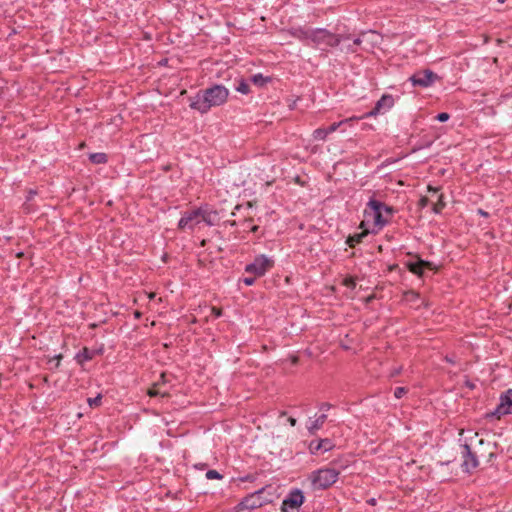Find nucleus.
<instances>
[{
    "label": "nucleus",
    "instance_id": "obj_1",
    "mask_svg": "<svg viewBox=\"0 0 512 512\" xmlns=\"http://www.w3.org/2000/svg\"><path fill=\"white\" fill-rule=\"evenodd\" d=\"M229 96V90L223 85H213L199 91L195 96L190 97V108L199 111L201 114L207 113L212 107L223 105Z\"/></svg>",
    "mask_w": 512,
    "mask_h": 512
},
{
    "label": "nucleus",
    "instance_id": "obj_2",
    "mask_svg": "<svg viewBox=\"0 0 512 512\" xmlns=\"http://www.w3.org/2000/svg\"><path fill=\"white\" fill-rule=\"evenodd\" d=\"M367 206L368 208L365 210V216L372 217L375 226L382 228L387 224L388 219L384 217V213L386 215H391L393 212L392 207L375 199H370Z\"/></svg>",
    "mask_w": 512,
    "mask_h": 512
},
{
    "label": "nucleus",
    "instance_id": "obj_3",
    "mask_svg": "<svg viewBox=\"0 0 512 512\" xmlns=\"http://www.w3.org/2000/svg\"><path fill=\"white\" fill-rule=\"evenodd\" d=\"M310 35L312 36L311 42L321 49L337 47L341 42L348 40V37L332 34L326 29H313V33Z\"/></svg>",
    "mask_w": 512,
    "mask_h": 512
},
{
    "label": "nucleus",
    "instance_id": "obj_4",
    "mask_svg": "<svg viewBox=\"0 0 512 512\" xmlns=\"http://www.w3.org/2000/svg\"><path fill=\"white\" fill-rule=\"evenodd\" d=\"M338 475L339 471L334 468H323L314 471L310 480L315 489H326L337 481Z\"/></svg>",
    "mask_w": 512,
    "mask_h": 512
},
{
    "label": "nucleus",
    "instance_id": "obj_5",
    "mask_svg": "<svg viewBox=\"0 0 512 512\" xmlns=\"http://www.w3.org/2000/svg\"><path fill=\"white\" fill-rule=\"evenodd\" d=\"M274 261L265 255L255 257L254 261L245 267V272L255 277L263 276L273 267Z\"/></svg>",
    "mask_w": 512,
    "mask_h": 512
},
{
    "label": "nucleus",
    "instance_id": "obj_6",
    "mask_svg": "<svg viewBox=\"0 0 512 512\" xmlns=\"http://www.w3.org/2000/svg\"><path fill=\"white\" fill-rule=\"evenodd\" d=\"M508 414H512V389H508L500 396L499 404L493 411L486 413V418L500 419Z\"/></svg>",
    "mask_w": 512,
    "mask_h": 512
},
{
    "label": "nucleus",
    "instance_id": "obj_7",
    "mask_svg": "<svg viewBox=\"0 0 512 512\" xmlns=\"http://www.w3.org/2000/svg\"><path fill=\"white\" fill-rule=\"evenodd\" d=\"M438 79L439 77L436 73H434L432 70L425 69L415 72L412 76H410L409 81L413 86L426 88L431 86Z\"/></svg>",
    "mask_w": 512,
    "mask_h": 512
},
{
    "label": "nucleus",
    "instance_id": "obj_8",
    "mask_svg": "<svg viewBox=\"0 0 512 512\" xmlns=\"http://www.w3.org/2000/svg\"><path fill=\"white\" fill-rule=\"evenodd\" d=\"M304 502V495L301 490L294 489L283 500L281 505L282 512H298L299 507Z\"/></svg>",
    "mask_w": 512,
    "mask_h": 512
},
{
    "label": "nucleus",
    "instance_id": "obj_9",
    "mask_svg": "<svg viewBox=\"0 0 512 512\" xmlns=\"http://www.w3.org/2000/svg\"><path fill=\"white\" fill-rule=\"evenodd\" d=\"M264 489H260L248 496H246L238 505L237 510H252L263 506L266 501L262 499L261 495Z\"/></svg>",
    "mask_w": 512,
    "mask_h": 512
},
{
    "label": "nucleus",
    "instance_id": "obj_10",
    "mask_svg": "<svg viewBox=\"0 0 512 512\" xmlns=\"http://www.w3.org/2000/svg\"><path fill=\"white\" fill-rule=\"evenodd\" d=\"M462 448L463 462L461 466L463 471L469 473L479 465V462L468 444L462 445Z\"/></svg>",
    "mask_w": 512,
    "mask_h": 512
},
{
    "label": "nucleus",
    "instance_id": "obj_11",
    "mask_svg": "<svg viewBox=\"0 0 512 512\" xmlns=\"http://www.w3.org/2000/svg\"><path fill=\"white\" fill-rule=\"evenodd\" d=\"M202 208L193 210L186 213L179 220L178 226L181 229L189 228L192 229L195 225L201 222Z\"/></svg>",
    "mask_w": 512,
    "mask_h": 512
},
{
    "label": "nucleus",
    "instance_id": "obj_12",
    "mask_svg": "<svg viewBox=\"0 0 512 512\" xmlns=\"http://www.w3.org/2000/svg\"><path fill=\"white\" fill-rule=\"evenodd\" d=\"M394 105V99L391 95H383L376 103L375 107L367 114V116H375L383 110H389Z\"/></svg>",
    "mask_w": 512,
    "mask_h": 512
},
{
    "label": "nucleus",
    "instance_id": "obj_13",
    "mask_svg": "<svg viewBox=\"0 0 512 512\" xmlns=\"http://www.w3.org/2000/svg\"><path fill=\"white\" fill-rule=\"evenodd\" d=\"M362 40L364 41V49L369 50L380 43L381 36L377 32L369 30L362 32Z\"/></svg>",
    "mask_w": 512,
    "mask_h": 512
},
{
    "label": "nucleus",
    "instance_id": "obj_14",
    "mask_svg": "<svg viewBox=\"0 0 512 512\" xmlns=\"http://www.w3.org/2000/svg\"><path fill=\"white\" fill-rule=\"evenodd\" d=\"M333 443L330 439L313 440L309 444V450L312 454H316L320 450L329 451L333 448Z\"/></svg>",
    "mask_w": 512,
    "mask_h": 512
},
{
    "label": "nucleus",
    "instance_id": "obj_15",
    "mask_svg": "<svg viewBox=\"0 0 512 512\" xmlns=\"http://www.w3.org/2000/svg\"><path fill=\"white\" fill-rule=\"evenodd\" d=\"M327 420V415L325 413L319 415L315 420L310 421V424L307 426V429L311 435H314L319 429H321Z\"/></svg>",
    "mask_w": 512,
    "mask_h": 512
},
{
    "label": "nucleus",
    "instance_id": "obj_16",
    "mask_svg": "<svg viewBox=\"0 0 512 512\" xmlns=\"http://www.w3.org/2000/svg\"><path fill=\"white\" fill-rule=\"evenodd\" d=\"M219 220L218 213L213 210L202 209L201 221H204L208 225H215Z\"/></svg>",
    "mask_w": 512,
    "mask_h": 512
},
{
    "label": "nucleus",
    "instance_id": "obj_17",
    "mask_svg": "<svg viewBox=\"0 0 512 512\" xmlns=\"http://www.w3.org/2000/svg\"><path fill=\"white\" fill-rule=\"evenodd\" d=\"M423 264L424 260L417 258L415 261L407 262V267L412 273L421 276L423 273Z\"/></svg>",
    "mask_w": 512,
    "mask_h": 512
},
{
    "label": "nucleus",
    "instance_id": "obj_18",
    "mask_svg": "<svg viewBox=\"0 0 512 512\" xmlns=\"http://www.w3.org/2000/svg\"><path fill=\"white\" fill-rule=\"evenodd\" d=\"M311 33H313V29H307V30L296 29L293 32V35H294V37L298 38L301 41H305V40L311 41V39H312V36L310 35Z\"/></svg>",
    "mask_w": 512,
    "mask_h": 512
},
{
    "label": "nucleus",
    "instance_id": "obj_19",
    "mask_svg": "<svg viewBox=\"0 0 512 512\" xmlns=\"http://www.w3.org/2000/svg\"><path fill=\"white\" fill-rule=\"evenodd\" d=\"M368 234V231H363L361 233H356L354 235H351L348 237L347 239V244L350 246V247H354L355 244H358L362 241V239Z\"/></svg>",
    "mask_w": 512,
    "mask_h": 512
},
{
    "label": "nucleus",
    "instance_id": "obj_20",
    "mask_svg": "<svg viewBox=\"0 0 512 512\" xmlns=\"http://www.w3.org/2000/svg\"><path fill=\"white\" fill-rule=\"evenodd\" d=\"M344 37H348V40L345 42H341L338 46H340L341 51L346 53H354L357 49L354 48V44H352V40L349 35H343Z\"/></svg>",
    "mask_w": 512,
    "mask_h": 512
},
{
    "label": "nucleus",
    "instance_id": "obj_21",
    "mask_svg": "<svg viewBox=\"0 0 512 512\" xmlns=\"http://www.w3.org/2000/svg\"><path fill=\"white\" fill-rule=\"evenodd\" d=\"M159 386H160V382L155 383L153 385V387L148 390V395L151 396V397H155V396L165 397V396H168V392L167 391H162L159 388Z\"/></svg>",
    "mask_w": 512,
    "mask_h": 512
},
{
    "label": "nucleus",
    "instance_id": "obj_22",
    "mask_svg": "<svg viewBox=\"0 0 512 512\" xmlns=\"http://www.w3.org/2000/svg\"><path fill=\"white\" fill-rule=\"evenodd\" d=\"M269 80V77H265L261 73L255 74L251 77V82L259 87L264 86Z\"/></svg>",
    "mask_w": 512,
    "mask_h": 512
},
{
    "label": "nucleus",
    "instance_id": "obj_23",
    "mask_svg": "<svg viewBox=\"0 0 512 512\" xmlns=\"http://www.w3.org/2000/svg\"><path fill=\"white\" fill-rule=\"evenodd\" d=\"M89 159L92 163L102 164L107 162V155L105 153L90 154Z\"/></svg>",
    "mask_w": 512,
    "mask_h": 512
},
{
    "label": "nucleus",
    "instance_id": "obj_24",
    "mask_svg": "<svg viewBox=\"0 0 512 512\" xmlns=\"http://www.w3.org/2000/svg\"><path fill=\"white\" fill-rule=\"evenodd\" d=\"M235 89H236V91H238L239 93H242V94H248L250 92L249 84L246 81H244L243 79H241L238 82Z\"/></svg>",
    "mask_w": 512,
    "mask_h": 512
},
{
    "label": "nucleus",
    "instance_id": "obj_25",
    "mask_svg": "<svg viewBox=\"0 0 512 512\" xmlns=\"http://www.w3.org/2000/svg\"><path fill=\"white\" fill-rule=\"evenodd\" d=\"M327 136L328 135L325 128H318L313 132V137L316 140H325Z\"/></svg>",
    "mask_w": 512,
    "mask_h": 512
},
{
    "label": "nucleus",
    "instance_id": "obj_26",
    "mask_svg": "<svg viewBox=\"0 0 512 512\" xmlns=\"http://www.w3.org/2000/svg\"><path fill=\"white\" fill-rule=\"evenodd\" d=\"M445 207V203L443 201V195H440L438 197V201L433 206V211L435 213H440L441 210Z\"/></svg>",
    "mask_w": 512,
    "mask_h": 512
},
{
    "label": "nucleus",
    "instance_id": "obj_27",
    "mask_svg": "<svg viewBox=\"0 0 512 512\" xmlns=\"http://www.w3.org/2000/svg\"><path fill=\"white\" fill-rule=\"evenodd\" d=\"M79 361H82V360H90L92 359V354L90 353V351L87 349V348H84L78 355H77Z\"/></svg>",
    "mask_w": 512,
    "mask_h": 512
},
{
    "label": "nucleus",
    "instance_id": "obj_28",
    "mask_svg": "<svg viewBox=\"0 0 512 512\" xmlns=\"http://www.w3.org/2000/svg\"><path fill=\"white\" fill-rule=\"evenodd\" d=\"M206 478L209 479V480H213V479H222L223 476L216 470H208L206 472Z\"/></svg>",
    "mask_w": 512,
    "mask_h": 512
},
{
    "label": "nucleus",
    "instance_id": "obj_29",
    "mask_svg": "<svg viewBox=\"0 0 512 512\" xmlns=\"http://www.w3.org/2000/svg\"><path fill=\"white\" fill-rule=\"evenodd\" d=\"M102 396L99 394L94 398H88V404L90 407H97L101 404Z\"/></svg>",
    "mask_w": 512,
    "mask_h": 512
},
{
    "label": "nucleus",
    "instance_id": "obj_30",
    "mask_svg": "<svg viewBox=\"0 0 512 512\" xmlns=\"http://www.w3.org/2000/svg\"><path fill=\"white\" fill-rule=\"evenodd\" d=\"M407 393V389L405 387H397L394 391V396L397 399H400L404 394Z\"/></svg>",
    "mask_w": 512,
    "mask_h": 512
},
{
    "label": "nucleus",
    "instance_id": "obj_31",
    "mask_svg": "<svg viewBox=\"0 0 512 512\" xmlns=\"http://www.w3.org/2000/svg\"><path fill=\"white\" fill-rule=\"evenodd\" d=\"M342 123H343V121L336 122V123L331 124L328 128H325L326 132H327V135H329L330 133L335 132Z\"/></svg>",
    "mask_w": 512,
    "mask_h": 512
},
{
    "label": "nucleus",
    "instance_id": "obj_32",
    "mask_svg": "<svg viewBox=\"0 0 512 512\" xmlns=\"http://www.w3.org/2000/svg\"><path fill=\"white\" fill-rule=\"evenodd\" d=\"M450 118V115L446 112H442V113H439L437 116H436V119L439 121V122H445L447 121L448 119Z\"/></svg>",
    "mask_w": 512,
    "mask_h": 512
},
{
    "label": "nucleus",
    "instance_id": "obj_33",
    "mask_svg": "<svg viewBox=\"0 0 512 512\" xmlns=\"http://www.w3.org/2000/svg\"><path fill=\"white\" fill-rule=\"evenodd\" d=\"M352 44H354L355 49L357 48V46L364 44V41L362 40V33L357 38L352 40Z\"/></svg>",
    "mask_w": 512,
    "mask_h": 512
},
{
    "label": "nucleus",
    "instance_id": "obj_34",
    "mask_svg": "<svg viewBox=\"0 0 512 512\" xmlns=\"http://www.w3.org/2000/svg\"><path fill=\"white\" fill-rule=\"evenodd\" d=\"M256 278H257V277H255V276H253V277H245V278L243 279V283H244L245 285H247V286H251V285H253V284L255 283V279H256Z\"/></svg>",
    "mask_w": 512,
    "mask_h": 512
},
{
    "label": "nucleus",
    "instance_id": "obj_35",
    "mask_svg": "<svg viewBox=\"0 0 512 512\" xmlns=\"http://www.w3.org/2000/svg\"><path fill=\"white\" fill-rule=\"evenodd\" d=\"M332 408V405L328 402H323L319 405V409L322 411H328Z\"/></svg>",
    "mask_w": 512,
    "mask_h": 512
},
{
    "label": "nucleus",
    "instance_id": "obj_36",
    "mask_svg": "<svg viewBox=\"0 0 512 512\" xmlns=\"http://www.w3.org/2000/svg\"><path fill=\"white\" fill-rule=\"evenodd\" d=\"M424 268H427V269L432 270V269H434V266H433V264H432L431 262L424 261L423 269H424Z\"/></svg>",
    "mask_w": 512,
    "mask_h": 512
},
{
    "label": "nucleus",
    "instance_id": "obj_37",
    "mask_svg": "<svg viewBox=\"0 0 512 512\" xmlns=\"http://www.w3.org/2000/svg\"><path fill=\"white\" fill-rule=\"evenodd\" d=\"M212 312H213V314H214L216 317L221 316V311H220L219 309L215 308V307H214V308H212Z\"/></svg>",
    "mask_w": 512,
    "mask_h": 512
},
{
    "label": "nucleus",
    "instance_id": "obj_38",
    "mask_svg": "<svg viewBox=\"0 0 512 512\" xmlns=\"http://www.w3.org/2000/svg\"><path fill=\"white\" fill-rule=\"evenodd\" d=\"M428 198L424 197L420 200L421 206H426L428 204Z\"/></svg>",
    "mask_w": 512,
    "mask_h": 512
},
{
    "label": "nucleus",
    "instance_id": "obj_39",
    "mask_svg": "<svg viewBox=\"0 0 512 512\" xmlns=\"http://www.w3.org/2000/svg\"><path fill=\"white\" fill-rule=\"evenodd\" d=\"M288 421H289V423H290V425H291V426H295V425H296V419H295V418L290 417V418L288 419Z\"/></svg>",
    "mask_w": 512,
    "mask_h": 512
},
{
    "label": "nucleus",
    "instance_id": "obj_40",
    "mask_svg": "<svg viewBox=\"0 0 512 512\" xmlns=\"http://www.w3.org/2000/svg\"><path fill=\"white\" fill-rule=\"evenodd\" d=\"M401 371V368H398V369H395L392 373H391V376H396L400 373Z\"/></svg>",
    "mask_w": 512,
    "mask_h": 512
},
{
    "label": "nucleus",
    "instance_id": "obj_41",
    "mask_svg": "<svg viewBox=\"0 0 512 512\" xmlns=\"http://www.w3.org/2000/svg\"><path fill=\"white\" fill-rule=\"evenodd\" d=\"M158 382H160V383H165V382H166V380H165V374H164V373H162V374H161V376H160V380H159Z\"/></svg>",
    "mask_w": 512,
    "mask_h": 512
},
{
    "label": "nucleus",
    "instance_id": "obj_42",
    "mask_svg": "<svg viewBox=\"0 0 512 512\" xmlns=\"http://www.w3.org/2000/svg\"><path fill=\"white\" fill-rule=\"evenodd\" d=\"M478 212H479V214H481L482 216H485V217L488 215V213L483 211L482 209H479Z\"/></svg>",
    "mask_w": 512,
    "mask_h": 512
},
{
    "label": "nucleus",
    "instance_id": "obj_43",
    "mask_svg": "<svg viewBox=\"0 0 512 512\" xmlns=\"http://www.w3.org/2000/svg\"><path fill=\"white\" fill-rule=\"evenodd\" d=\"M428 190H429V191H432V192H434V193H436V192L438 191V189H437V188H433V187H431V186H429V187H428Z\"/></svg>",
    "mask_w": 512,
    "mask_h": 512
},
{
    "label": "nucleus",
    "instance_id": "obj_44",
    "mask_svg": "<svg viewBox=\"0 0 512 512\" xmlns=\"http://www.w3.org/2000/svg\"><path fill=\"white\" fill-rule=\"evenodd\" d=\"M368 502H369L370 504H373V505H374V504H375V499H373V498H372V499H370Z\"/></svg>",
    "mask_w": 512,
    "mask_h": 512
},
{
    "label": "nucleus",
    "instance_id": "obj_45",
    "mask_svg": "<svg viewBox=\"0 0 512 512\" xmlns=\"http://www.w3.org/2000/svg\"><path fill=\"white\" fill-rule=\"evenodd\" d=\"M230 225H231V226H235V225H236V222H235V221H232V222H230Z\"/></svg>",
    "mask_w": 512,
    "mask_h": 512
},
{
    "label": "nucleus",
    "instance_id": "obj_46",
    "mask_svg": "<svg viewBox=\"0 0 512 512\" xmlns=\"http://www.w3.org/2000/svg\"><path fill=\"white\" fill-rule=\"evenodd\" d=\"M257 229H258V227H257V226H254V227L252 228V231H253V232H255Z\"/></svg>",
    "mask_w": 512,
    "mask_h": 512
},
{
    "label": "nucleus",
    "instance_id": "obj_47",
    "mask_svg": "<svg viewBox=\"0 0 512 512\" xmlns=\"http://www.w3.org/2000/svg\"><path fill=\"white\" fill-rule=\"evenodd\" d=\"M483 442H484L483 439L479 440V444H483Z\"/></svg>",
    "mask_w": 512,
    "mask_h": 512
},
{
    "label": "nucleus",
    "instance_id": "obj_48",
    "mask_svg": "<svg viewBox=\"0 0 512 512\" xmlns=\"http://www.w3.org/2000/svg\"><path fill=\"white\" fill-rule=\"evenodd\" d=\"M505 0H498L499 3H504Z\"/></svg>",
    "mask_w": 512,
    "mask_h": 512
}]
</instances>
